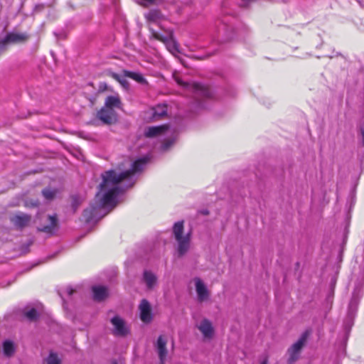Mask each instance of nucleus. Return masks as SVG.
<instances>
[{
  "instance_id": "35",
  "label": "nucleus",
  "mask_w": 364,
  "mask_h": 364,
  "mask_svg": "<svg viewBox=\"0 0 364 364\" xmlns=\"http://www.w3.org/2000/svg\"><path fill=\"white\" fill-rule=\"evenodd\" d=\"M360 134H361V136H362V144L364 146V132L363 133H360Z\"/></svg>"
},
{
  "instance_id": "1",
  "label": "nucleus",
  "mask_w": 364,
  "mask_h": 364,
  "mask_svg": "<svg viewBox=\"0 0 364 364\" xmlns=\"http://www.w3.org/2000/svg\"><path fill=\"white\" fill-rule=\"evenodd\" d=\"M146 162V159H140L132 163L130 168L125 171L117 173L114 170H109L102 173V182L99 185V191L95 196V198L100 200L97 206L99 208L109 205L114 207L115 205V198L124 191L119 186V183L142 170Z\"/></svg>"
},
{
  "instance_id": "4",
  "label": "nucleus",
  "mask_w": 364,
  "mask_h": 364,
  "mask_svg": "<svg viewBox=\"0 0 364 364\" xmlns=\"http://www.w3.org/2000/svg\"><path fill=\"white\" fill-rule=\"evenodd\" d=\"M306 338L307 332H305L299 339L288 349L287 353L289 355L287 360L288 364H294L299 359L301 350L306 341Z\"/></svg>"
},
{
  "instance_id": "34",
  "label": "nucleus",
  "mask_w": 364,
  "mask_h": 364,
  "mask_svg": "<svg viewBox=\"0 0 364 364\" xmlns=\"http://www.w3.org/2000/svg\"><path fill=\"white\" fill-rule=\"evenodd\" d=\"M242 1L245 4L244 6H246L248 3L252 2V1H255V0H242Z\"/></svg>"
},
{
  "instance_id": "18",
  "label": "nucleus",
  "mask_w": 364,
  "mask_h": 364,
  "mask_svg": "<svg viewBox=\"0 0 364 364\" xmlns=\"http://www.w3.org/2000/svg\"><path fill=\"white\" fill-rule=\"evenodd\" d=\"M168 128V125H161L157 127H150L145 132V136L146 137L156 136L161 133L164 132Z\"/></svg>"
},
{
  "instance_id": "7",
  "label": "nucleus",
  "mask_w": 364,
  "mask_h": 364,
  "mask_svg": "<svg viewBox=\"0 0 364 364\" xmlns=\"http://www.w3.org/2000/svg\"><path fill=\"white\" fill-rule=\"evenodd\" d=\"M97 117L102 122L103 124L110 125L117 121V116L113 109L102 107L97 113Z\"/></svg>"
},
{
  "instance_id": "24",
  "label": "nucleus",
  "mask_w": 364,
  "mask_h": 364,
  "mask_svg": "<svg viewBox=\"0 0 364 364\" xmlns=\"http://www.w3.org/2000/svg\"><path fill=\"white\" fill-rule=\"evenodd\" d=\"M23 314L31 321H36L39 316L38 313L34 308H32L28 311L25 309L23 311Z\"/></svg>"
},
{
  "instance_id": "30",
  "label": "nucleus",
  "mask_w": 364,
  "mask_h": 364,
  "mask_svg": "<svg viewBox=\"0 0 364 364\" xmlns=\"http://www.w3.org/2000/svg\"><path fill=\"white\" fill-rule=\"evenodd\" d=\"M6 50V46L5 45V42L3 41H0V54Z\"/></svg>"
},
{
  "instance_id": "40",
  "label": "nucleus",
  "mask_w": 364,
  "mask_h": 364,
  "mask_svg": "<svg viewBox=\"0 0 364 364\" xmlns=\"http://www.w3.org/2000/svg\"><path fill=\"white\" fill-rule=\"evenodd\" d=\"M58 294L60 296V297H63V295H61L60 292H58Z\"/></svg>"
},
{
  "instance_id": "37",
  "label": "nucleus",
  "mask_w": 364,
  "mask_h": 364,
  "mask_svg": "<svg viewBox=\"0 0 364 364\" xmlns=\"http://www.w3.org/2000/svg\"><path fill=\"white\" fill-rule=\"evenodd\" d=\"M261 364H267V360H264Z\"/></svg>"
},
{
  "instance_id": "20",
  "label": "nucleus",
  "mask_w": 364,
  "mask_h": 364,
  "mask_svg": "<svg viewBox=\"0 0 364 364\" xmlns=\"http://www.w3.org/2000/svg\"><path fill=\"white\" fill-rule=\"evenodd\" d=\"M98 208L99 207L97 205L84 210L82 216L85 218L86 223H91L95 220L96 211Z\"/></svg>"
},
{
  "instance_id": "42",
  "label": "nucleus",
  "mask_w": 364,
  "mask_h": 364,
  "mask_svg": "<svg viewBox=\"0 0 364 364\" xmlns=\"http://www.w3.org/2000/svg\"><path fill=\"white\" fill-rule=\"evenodd\" d=\"M58 294L60 296V297H63V295H61L60 292H58Z\"/></svg>"
},
{
  "instance_id": "28",
  "label": "nucleus",
  "mask_w": 364,
  "mask_h": 364,
  "mask_svg": "<svg viewBox=\"0 0 364 364\" xmlns=\"http://www.w3.org/2000/svg\"><path fill=\"white\" fill-rule=\"evenodd\" d=\"M60 359L55 353H50L48 358H46L47 364H60Z\"/></svg>"
},
{
  "instance_id": "36",
  "label": "nucleus",
  "mask_w": 364,
  "mask_h": 364,
  "mask_svg": "<svg viewBox=\"0 0 364 364\" xmlns=\"http://www.w3.org/2000/svg\"><path fill=\"white\" fill-rule=\"evenodd\" d=\"M203 215H208L209 211L208 210H204L201 212Z\"/></svg>"
},
{
  "instance_id": "23",
  "label": "nucleus",
  "mask_w": 364,
  "mask_h": 364,
  "mask_svg": "<svg viewBox=\"0 0 364 364\" xmlns=\"http://www.w3.org/2000/svg\"><path fill=\"white\" fill-rule=\"evenodd\" d=\"M123 73H124V75L127 76V77L132 78L139 83H141V84L146 83L145 78L139 73H135V72H132V71L124 70H123Z\"/></svg>"
},
{
  "instance_id": "17",
  "label": "nucleus",
  "mask_w": 364,
  "mask_h": 364,
  "mask_svg": "<svg viewBox=\"0 0 364 364\" xmlns=\"http://www.w3.org/2000/svg\"><path fill=\"white\" fill-rule=\"evenodd\" d=\"M143 279L148 289H152L156 284L157 278L156 275L150 271H144Z\"/></svg>"
},
{
  "instance_id": "32",
  "label": "nucleus",
  "mask_w": 364,
  "mask_h": 364,
  "mask_svg": "<svg viewBox=\"0 0 364 364\" xmlns=\"http://www.w3.org/2000/svg\"><path fill=\"white\" fill-rule=\"evenodd\" d=\"M74 291L75 290L70 287H68L65 289V292L68 296H71Z\"/></svg>"
},
{
  "instance_id": "33",
  "label": "nucleus",
  "mask_w": 364,
  "mask_h": 364,
  "mask_svg": "<svg viewBox=\"0 0 364 364\" xmlns=\"http://www.w3.org/2000/svg\"><path fill=\"white\" fill-rule=\"evenodd\" d=\"M360 133L364 132V118L362 119V122L360 125Z\"/></svg>"
},
{
  "instance_id": "9",
  "label": "nucleus",
  "mask_w": 364,
  "mask_h": 364,
  "mask_svg": "<svg viewBox=\"0 0 364 364\" xmlns=\"http://www.w3.org/2000/svg\"><path fill=\"white\" fill-rule=\"evenodd\" d=\"M196 291L198 296V300L200 302L205 301L209 299L210 293L205 284L199 278L195 279Z\"/></svg>"
},
{
  "instance_id": "15",
  "label": "nucleus",
  "mask_w": 364,
  "mask_h": 364,
  "mask_svg": "<svg viewBox=\"0 0 364 364\" xmlns=\"http://www.w3.org/2000/svg\"><path fill=\"white\" fill-rule=\"evenodd\" d=\"M27 39V36L23 33H11L6 35L5 38L3 41V42H5V45L6 46L7 43H20L23 42Z\"/></svg>"
},
{
  "instance_id": "22",
  "label": "nucleus",
  "mask_w": 364,
  "mask_h": 364,
  "mask_svg": "<svg viewBox=\"0 0 364 364\" xmlns=\"http://www.w3.org/2000/svg\"><path fill=\"white\" fill-rule=\"evenodd\" d=\"M105 107L113 109V107H120L121 101L118 97L108 96L105 100Z\"/></svg>"
},
{
  "instance_id": "29",
  "label": "nucleus",
  "mask_w": 364,
  "mask_h": 364,
  "mask_svg": "<svg viewBox=\"0 0 364 364\" xmlns=\"http://www.w3.org/2000/svg\"><path fill=\"white\" fill-rule=\"evenodd\" d=\"M32 243H33L32 241H29L26 244L23 245L21 247V249H20L21 252L23 254H26L27 252H29V247L32 245Z\"/></svg>"
},
{
  "instance_id": "19",
  "label": "nucleus",
  "mask_w": 364,
  "mask_h": 364,
  "mask_svg": "<svg viewBox=\"0 0 364 364\" xmlns=\"http://www.w3.org/2000/svg\"><path fill=\"white\" fill-rule=\"evenodd\" d=\"M108 75L110 77H112V78H114V80H116L117 82H119V84L122 85V87L124 89H125L127 90H129V83L127 81V80L126 79V77H127L124 75V73H123V75H119V74L115 73L114 72L109 71Z\"/></svg>"
},
{
  "instance_id": "41",
  "label": "nucleus",
  "mask_w": 364,
  "mask_h": 364,
  "mask_svg": "<svg viewBox=\"0 0 364 364\" xmlns=\"http://www.w3.org/2000/svg\"><path fill=\"white\" fill-rule=\"evenodd\" d=\"M58 294L60 296V297H63V295H61L60 292H58Z\"/></svg>"
},
{
  "instance_id": "39",
  "label": "nucleus",
  "mask_w": 364,
  "mask_h": 364,
  "mask_svg": "<svg viewBox=\"0 0 364 364\" xmlns=\"http://www.w3.org/2000/svg\"><path fill=\"white\" fill-rule=\"evenodd\" d=\"M33 206H37V205H38V203H33Z\"/></svg>"
},
{
  "instance_id": "6",
  "label": "nucleus",
  "mask_w": 364,
  "mask_h": 364,
  "mask_svg": "<svg viewBox=\"0 0 364 364\" xmlns=\"http://www.w3.org/2000/svg\"><path fill=\"white\" fill-rule=\"evenodd\" d=\"M139 317L144 323H149L153 320L151 306L149 301L143 299L139 305Z\"/></svg>"
},
{
  "instance_id": "25",
  "label": "nucleus",
  "mask_w": 364,
  "mask_h": 364,
  "mask_svg": "<svg viewBox=\"0 0 364 364\" xmlns=\"http://www.w3.org/2000/svg\"><path fill=\"white\" fill-rule=\"evenodd\" d=\"M82 202V199L77 195H73L71 196V208L73 213H75L80 204Z\"/></svg>"
},
{
  "instance_id": "5",
  "label": "nucleus",
  "mask_w": 364,
  "mask_h": 364,
  "mask_svg": "<svg viewBox=\"0 0 364 364\" xmlns=\"http://www.w3.org/2000/svg\"><path fill=\"white\" fill-rule=\"evenodd\" d=\"M110 322L113 326L112 330V334L118 337H125L129 333V328L125 321L119 316H114L110 319Z\"/></svg>"
},
{
  "instance_id": "12",
  "label": "nucleus",
  "mask_w": 364,
  "mask_h": 364,
  "mask_svg": "<svg viewBox=\"0 0 364 364\" xmlns=\"http://www.w3.org/2000/svg\"><path fill=\"white\" fill-rule=\"evenodd\" d=\"M167 341L163 336H160L157 339L156 350L160 359L161 364H164L166 358L168 351L166 349Z\"/></svg>"
},
{
  "instance_id": "38",
  "label": "nucleus",
  "mask_w": 364,
  "mask_h": 364,
  "mask_svg": "<svg viewBox=\"0 0 364 364\" xmlns=\"http://www.w3.org/2000/svg\"><path fill=\"white\" fill-rule=\"evenodd\" d=\"M112 364H118L116 360H114Z\"/></svg>"
},
{
  "instance_id": "2",
  "label": "nucleus",
  "mask_w": 364,
  "mask_h": 364,
  "mask_svg": "<svg viewBox=\"0 0 364 364\" xmlns=\"http://www.w3.org/2000/svg\"><path fill=\"white\" fill-rule=\"evenodd\" d=\"M183 221L176 223L173 228V232L176 240L178 242V254L179 257L183 256L188 250L190 247L191 232L183 236Z\"/></svg>"
},
{
  "instance_id": "26",
  "label": "nucleus",
  "mask_w": 364,
  "mask_h": 364,
  "mask_svg": "<svg viewBox=\"0 0 364 364\" xmlns=\"http://www.w3.org/2000/svg\"><path fill=\"white\" fill-rule=\"evenodd\" d=\"M57 193L56 189H51L49 188H44L42 191V194L44 198L48 200H52L54 199Z\"/></svg>"
},
{
  "instance_id": "21",
  "label": "nucleus",
  "mask_w": 364,
  "mask_h": 364,
  "mask_svg": "<svg viewBox=\"0 0 364 364\" xmlns=\"http://www.w3.org/2000/svg\"><path fill=\"white\" fill-rule=\"evenodd\" d=\"M15 350L14 344L11 341L6 340L3 343V351L6 357L13 356Z\"/></svg>"
},
{
  "instance_id": "11",
  "label": "nucleus",
  "mask_w": 364,
  "mask_h": 364,
  "mask_svg": "<svg viewBox=\"0 0 364 364\" xmlns=\"http://www.w3.org/2000/svg\"><path fill=\"white\" fill-rule=\"evenodd\" d=\"M48 220L49 222L48 225L43 226L41 228H39V231L43 232L50 235H53L58 229V220L57 215L54 214L53 215H48Z\"/></svg>"
},
{
  "instance_id": "13",
  "label": "nucleus",
  "mask_w": 364,
  "mask_h": 364,
  "mask_svg": "<svg viewBox=\"0 0 364 364\" xmlns=\"http://www.w3.org/2000/svg\"><path fill=\"white\" fill-rule=\"evenodd\" d=\"M198 328L202 333L204 338H211L213 337L214 329L212 323L208 319H203L200 324L198 326Z\"/></svg>"
},
{
  "instance_id": "27",
  "label": "nucleus",
  "mask_w": 364,
  "mask_h": 364,
  "mask_svg": "<svg viewBox=\"0 0 364 364\" xmlns=\"http://www.w3.org/2000/svg\"><path fill=\"white\" fill-rule=\"evenodd\" d=\"M161 17V14L158 10H151L146 15V18L149 21H156Z\"/></svg>"
},
{
  "instance_id": "8",
  "label": "nucleus",
  "mask_w": 364,
  "mask_h": 364,
  "mask_svg": "<svg viewBox=\"0 0 364 364\" xmlns=\"http://www.w3.org/2000/svg\"><path fill=\"white\" fill-rule=\"evenodd\" d=\"M31 216L30 215L18 213L10 218V221L18 228L22 229L27 226L31 222Z\"/></svg>"
},
{
  "instance_id": "16",
  "label": "nucleus",
  "mask_w": 364,
  "mask_h": 364,
  "mask_svg": "<svg viewBox=\"0 0 364 364\" xmlns=\"http://www.w3.org/2000/svg\"><path fill=\"white\" fill-rule=\"evenodd\" d=\"M94 299L98 301H103L107 296V289L102 286H95L92 287Z\"/></svg>"
},
{
  "instance_id": "31",
  "label": "nucleus",
  "mask_w": 364,
  "mask_h": 364,
  "mask_svg": "<svg viewBox=\"0 0 364 364\" xmlns=\"http://www.w3.org/2000/svg\"><path fill=\"white\" fill-rule=\"evenodd\" d=\"M156 0H141V4L146 6L150 4H154Z\"/></svg>"
},
{
  "instance_id": "10",
  "label": "nucleus",
  "mask_w": 364,
  "mask_h": 364,
  "mask_svg": "<svg viewBox=\"0 0 364 364\" xmlns=\"http://www.w3.org/2000/svg\"><path fill=\"white\" fill-rule=\"evenodd\" d=\"M155 38L162 41L166 45L167 49L172 53L177 52L178 44L172 37V34L167 35L166 36H161L157 33H154Z\"/></svg>"
},
{
  "instance_id": "3",
  "label": "nucleus",
  "mask_w": 364,
  "mask_h": 364,
  "mask_svg": "<svg viewBox=\"0 0 364 364\" xmlns=\"http://www.w3.org/2000/svg\"><path fill=\"white\" fill-rule=\"evenodd\" d=\"M175 80L179 85L190 90L197 95H201L207 98H210L213 96V92L208 87L198 83L190 84L188 82H183L178 77H175Z\"/></svg>"
},
{
  "instance_id": "14",
  "label": "nucleus",
  "mask_w": 364,
  "mask_h": 364,
  "mask_svg": "<svg viewBox=\"0 0 364 364\" xmlns=\"http://www.w3.org/2000/svg\"><path fill=\"white\" fill-rule=\"evenodd\" d=\"M150 119L152 121H157L161 119L167 114V106L166 105H158L151 109Z\"/></svg>"
}]
</instances>
